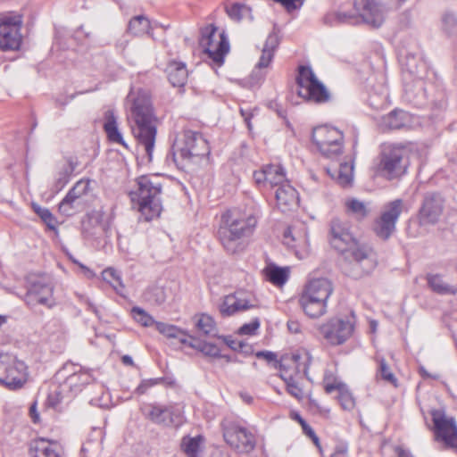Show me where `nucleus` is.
<instances>
[{"label": "nucleus", "mask_w": 457, "mask_h": 457, "mask_svg": "<svg viewBox=\"0 0 457 457\" xmlns=\"http://www.w3.org/2000/svg\"><path fill=\"white\" fill-rule=\"evenodd\" d=\"M128 100L131 102L129 119L133 121L132 133L151 160L157 133V120L150 95L143 89L132 90L128 96Z\"/></svg>", "instance_id": "obj_1"}, {"label": "nucleus", "mask_w": 457, "mask_h": 457, "mask_svg": "<svg viewBox=\"0 0 457 457\" xmlns=\"http://www.w3.org/2000/svg\"><path fill=\"white\" fill-rule=\"evenodd\" d=\"M330 244L335 249L344 253L345 258L349 260L344 266L347 275L359 278L374 269L375 262L371 257V252L360 245L340 220L332 221Z\"/></svg>", "instance_id": "obj_2"}, {"label": "nucleus", "mask_w": 457, "mask_h": 457, "mask_svg": "<svg viewBox=\"0 0 457 457\" xmlns=\"http://www.w3.org/2000/svg\"><path fill=\"white\" fill-rule=\"evenodd\" d=\"M137 189L129 193L132 206L145 220L158 218L162 211V183L157 175H144L137 179Z\"/></svg>", "instance_id": "obj_3"}, {"label": "nucleus", "mask_w": 457, "mask_h": 457, "mask_svg": "<svg viewBox=\"0 0 457 457\" xmlns=\"http://www.w3.org/2000/svg\"><path fill=\"white\" fill-rule=\"evenodd\" d=\"M312 359L310 352L306 349L284 354L280 359V378L286 383L287 393L297 400H302L305 396L303 380L308 375Z\"/></svg>", "instance_id": "obj_4"}, {"label": "nucleus", "mask_w": 457, "mask_h": 457, "mask_svg": "<svg viewBox=\"0 0 457 457\" xmlns=\"http://www.w3.org/2000/svg\"><path fill=\"white\" fill-rule=\"evenodd\" d=\"M332 293L333 286L328 278H312L304 285L298 303L307 316L317 319L327 312L328 300Z\"/></svg>", "instance_id": "obj_5"}, {"label": "nucleus", "mask_w": 457, "mask_h": 457, "mask_svg": "<svg viewBox=\"0 0 457 457\" xmlns=\"http://www.w3.org/2000/svg\"><path fill=\"white\" fill-rule=\"evenodd\" d=\"M257 223L253 215L237 217L232 213L222 216L219 228V238L227 252L235 253L243 248L242 237L250 235Z\"/></svg>", "instance_id": "obj_6"}, {"label": "nucleus", "mask_w": 457, "mask_h": 457, "mask_svg": "<svg viewBox=\"0 0 457 457\" xmlns=\"http://www.w3.org/2000/svg\"><path fill=\"white\" fill-rule=\"evenodd\" d=\"M415 146L409 145H386L381 151L380 170L389 179L405 173Z\"/></svg>", "instance_id": "obj_7"}, {"label": "nucleus", "mask_w": 457, "mask_h": 457, "mask_svg": "<svg viewBox=\"0 0 457 457\" xmlns=\"http://www.w3.org/2000/svg\"><path fill=\"white\" fill-rule=\"evenodd\" d=\"M56 379L60 384L58 394L71 395L73 397L92 383L95 378L91 370L79 364L68 362L58 370Z\"/></svg>", "instance_id": "obj_8"}, {"label": "nucleus", "mask_w": 457, "mask_h": 457, "mask_svg": "<svg viewBox=\"0 0 457 457\" xmlns=\"http://www.w3.org/2000/svg\"><path fill=\"white\" fill-rule=\"evenodd\" d=\"M175 156L182 160L198 163L210 154L206 139L199 133L185 130L175 141Z\"/></svg>", "instance_id": "obj_9"}, {"label": "nucleus", "mask_w": 457, "mask_h": 457, "mask_svg": "<svg viewBox=\"0 0 457 457\" xmlns=\"http://www.w3.org/2000/svg\"><path fill=\"white\" fill-rule=\"evenodd\" d=\"M312 141L319 153L327 158H336L344 150V134L336 127L317 126L312 129Z\"/></svg>", "instance_id": "obj_10"}, {"label": "nucleus", "mask_w": 457, "mask_h": 457, "mask_svg": "<svg viewBox=\"0 0 457 457\" xmlns=\"http://www.w3.org/2000/svg\"><path fill=\"white\" fill-rule=\"evenodd\" d=\"M297 85L299 96L307 101L320 104L329 100L330 94L328 90L308 66L299 68Z\"/></svg>", "instance_id": "obj_11"}, {"label": "nucleus", "mask_w": 457, "mask_h": 457, "mask_svg": "<svg viewBox=\"0 0 457 457\" xmlns=\"http://www.w3.org/2000/svg\"><path fill=\"white\" fill-rule=\"evenodd\" d=\"M433 421L434 440L443 443L445 447L457 450V423L444 409L430 411Z\"/></svg>", "instance_id": "obj_12"}, {"label": "nucleus", "mask_w": 457, "mask_h": 457, "mask_svg": "<svg viewBox=\"0 0 457 457\" xmlns=\"http://www.w3.org/2000/svg\"><path fill=\"white\" fill-rule=\"evenodd\" d=\"M200 46L204 52L219 66L223 63L224 56L229 50L228 40L223 31L209 25L202 30Z\"/></svg>", "instance_id": "obj_13"}, {"label": "nucleus", "mask_w": 457, "mask_h": 457, "mask_svg": "<svg viewBox=\"0 0 457 457\" xmlns=\"http://www.w3.org/2000/svg\"><path fill=\"white\" fill-rule=\"evenodd\" d=\"M22 18L16 12L0 14V50H17L22 41Z\"/></svg>", "instance_id": "obj_14"}, {"label": "nucleus", "mask_w": 457, "mask_h": 457, "mask_svg": "<svg viewBox=\"0 0 457 457\" xmlns=\"http://www.w3.org/2000/svg\"><path fill=\"white\" fill-rule=\"evenodd\" d=\"M353 317H336L320 326V331L328 344L338 345L345 343L353 334Z\"/></svg>", "instance_id": "obj_15"}, {"label": "nucleus", "mask_w": 457, "mask_h": 457, "mask_svg": "<svg viewBox=\"0 0 457 457\" xmlns=\"http://www.w3.org/2000/svg\"><path fill=\"white\" fill-rule=\"evenodd\" d=\"M223 436L231 447L242 453H248L255 446L254 436L245 428L234 422L223 425Z\"/></svg>", "instance_id": "obj_16"}, {"label": "nucleus", "mask_w": 457, "mask_h": 457, "mask_svg": "<svg viewBox=\"0 0 457 457\" xmlns=\"http://www.w3.org/2000/svg\"><path fill=\"white\" fill-rule=\"evenodd\" d=\"M146 416L152 422L163 427H179L184 422L182 407L177 404H151Z\"/></svg>", "instance_id": "obj_17"}, {"label": "nucleus", "mask_w": 457, "mask_h": 457, "mask_svg": "<svg viewBox=\"0 0 457 457\" xmlns=\"http://www.w3.org/2000/svg\"><path fill=\"white\" fill-rule=\"evenodd\" d=\"M283 242L294 251L298 259L306 258L311 252L308 229L304 223L288 228L284 233Z\"/></svg>", "instance_id": "obj_18"}, {"label": "nucleus", "mask_w": 457, "mask_h": 457, "mask_svg": "<svg viewBox=\"0 0 457 457\" xmlns=\"http://www.w3.org/2000/svg\"><path fill=\"white\" fill-rule=\"evenodd\" d=\"M403 211V202L395 200L385 205L380 218L376 221L374 230L376 234L387 239L395 229V223Z\"/></svg>", "instance_id": "obj_19"}, {"label": "nucleus", "mask_w": 457, "mask_h": 457, "mask_svg": "<svg viewBox=\"0 0 457 457\" xmlns=\"http://www.w3.org/2000/svg\"><path fill=\"white\" fill-rule=\"evenodd\" d=\"M28 377L26 364L12 355V358H10V364L6 366V372H0V384H4L11 389H18L26 384Z\"/></svg>", "instance_id": "obj_20"}, {"label": "nucleus", "mask_w": 457, "mask_h": 457, "mask_svg": "<svg viewBox=\"0 0 457 457\" xmlns=\"http://www.w3.org/2000/svg\"><path fill=\"white\" fill-rule=\"evenodd\" d=\"M255 305V300L248 293L240 291L226 295L222 299L219 310L223 317H228Z\"/></svg>", "instance_id": "obj_21"}, {"label": "nucleus", "mask_w": 457, "mask_h": 457, "mask_svg": "<svg viewBox=\"0 0 457 457\" xmlns=\"http://www.w3.org/2000/svg\"><path fill=\"white\" fill-rule=\"evenodd\" d=\"M253 179L261 187L276 189L288 181L284 169L277 164L266 165L261 170L255 171Z\"/></svg>", "instance_id": "obj_22"}, {"label": "nucleus", "mask_w": 457, "mask_h": 457, "mask_svg": "<svg viewBox=\"0 0 457 457\" xmlns=\"http://www.w3.org/2000/svg\"><path fill=\"white\" fill-rule=\"evenodd\" d=\"M444 211V200L437 194L426 195L420 210L421 224H434L438 221Z\"/></svg>", "instance_id": "obj_23"}, {"label": "nucleus", "mask_w": 457, "mask_h": 457, "mask_svg": "<svg viewBox=\"0 0 457 457\" xmlns=\"http://www.w3.org/2000/svg\"><path fill=\"white\" fill-rule=\"evenodd\" d=\"M53 291V287L49 284L41 282L34 283L26 294V302L32 306L42 304L50 308L55 304Z\"/></svg>", "instance_id": "obj_24"}, {"label": "nucleus", "mask_w": 457, "mask_h": 457, "mask_svg": "<svg viewBox=\"0 0 457 457\" xmlns=\"http://www.w3.org/2000/svg\"><path fill=\"white\" fill-rule=\"evenodd\" d=\"M62 445L55 440L38 438L34 440L30 445L31 457H63Z\"/></svg>", "instance_id": "obj_25"}, {"label": "nucleus", "mask_w": 457, "mask_h": 457, "mask_svg": "<svg viewBox=\"0 0 457 457\" xmlns=\"http://www.w3.org/2000/svg\"><path fill=\"white\" fill-rule=\"evenodd\" d=\"M278 44V36L275 32L269 34L262 47L259 62L255 66L254 72L258 74L260 79H263L266 75V71L264 70L270 66Z\"/></svg>", "instance_id": "obj_26"}, {"label": "nucleus", "mask_w": 457, "mask_h": 457, "mask_svg": "<svg viewBox=\"0 0 457 457\" xmlns=\"http://www.w3.org/2000/svg\"><path fill=\"white\" fill-rule=\"evenodd\" d=\"M275 198L278 207L282 212L293 210L299 204L298 193L289 181L275 190Z\"/></svg>", "instance_id": "obj_27"}, {"label": "nucleus", "mask_w": 457, "mask_h": 457, "mask_svg": "<svg viewBox=\"0 0 457 457\" xmlns=\"http://www.w3.org/2000/svg\"><path fill=\"white\" fill-rule=\"evenodd\" d=\"M354 5L365 22L373 27H379L382 24V11L372 0H355Z\"/></svg>", "instance_id": "obj_28"}, {"label": "nucleus", "mask_w": 457, "mask_h": 457, "mask_svg": "<svg viewBox=\"0 0 457 457\" xmlns=\"http://www.w3.org/2000/svg\"><path fill=\"white\" fill-rule=\"evenodd\" d=\"M412 116L407 112L395 110L382 116L378 124L383 130L400 129L411 127L412 125Z\"/></svg>", "instance_id": "obj_29"}, {"label": "nucleus", "mask_w": 457, "mask_h": 457, "mask_svg": "<svg viewBox=\"0 0 457 457\" xmlns=\"http://www.w3.org/2000/svg\"><path fill=\"white\" fill-rule=\"evenodd\" d=\"M77 166L78 162L72 158L67 159L61 165L52 187L54 193L60 192L68 184Z\"/></svg>", "instance_id": "obj_30"}, {"label": "nucleus", "mask_w": 457, "mask_h": 457, "mask_svg": "<svg viewBox=\"0 0 457 457\" xmlns=\"http://www.w3.org/2000/svg\"><path fill=\"white\" fill-rule=\"evenodd\" d=\"M104 129L112 143L126 146L122 134L118 126L117 117L112 110H108L104 113Z\"/></svg>", "instance_id": "obj_31"}, {"label": "nucleus", "mask_w": 457, "mask_h": 457, "mask_svg": "<svg viewBox=\"0 0 457 457\" xmlns=\"http://www.w3.org/2000/svg\"><path fill=\"white\" fill-rule=\"evenodd\" d=\"M345 212L357 220L366 218L370 212V204L354 197L345 198L344 201Z\"/></svg>", "instance_id": "obj_32"}, {"label": "nucleus", "mask_w": 457, "mask_h": 457, "mask_svg": "<svg viewBox=\"0 0 457 457\" xmlns=\"http://www.w3.org/2000/svg\"><path fill=\"white\" fill-rule=\"evenodd\" d=\"M168 79L173 87H183L187 79V70L182 62L172 61L166 69Z\"/></svg>", "instance_id": "obj_33"}, {"label": "nucleus", "mask_w": 457, "mask_h": 457, "mask_svg": "<svg viewBox=\"0 0 457 457\" xmlns=\"http://www.w3.org/2000/svg\"><path fill=\"white\" fill-rule=\"evenodd\" d=\"M327 171L339 185L343 187L349 186L353 180V162L349 160L348 162H342L339 169L333 173H331L329 169Z\"/></svg>", "instance_id": "obj_34"}, {"label": "nucleus", "mask_w": 457, "mask_h": 457, "mask_svg": "<svg viewBox=\"0 0 457 457\" xmlns=\"http://www.w3.org/2000/svg\"><path fill=\"white\" fill-rule=\"evenodd\" d=\"M426 63L420 57L413 54H408L403 62L404 73L413 76L414 79H422L426 71Z\"/></svg>", "instance_id": "obj_35"}, {"label": "nucleus", "mask_w": 457, "mask_h": 457, "mask_svg": "<svg viewBox=\"0 0 457 457\" xmlns=\"http://www.w3.org/2000/svg\"><path fill=\"white\" fill-rule=\"evenodd\" d=\"M103 213L100 211L89 212L82 221V231L90 237L98 234L102 230Z\"/></svg>", "instance_id": "obj_36"}, {"label": "nucleus", "mask_w": 457, "mask_h": 457, "mask_svg": "<svg viewBox=\"0 0 457 457\" xmlns=\"http://www.w3.org/2000/svg\"><path fill=\"white\" fill-rule=\"evenodd\" d=\"M265 278L275 286L281 287L288 279V268H280L275 265H268L263 270Z\"/></svg>", "instance_id": "obj_37"}, {"label": "nucleus", "mask_w": 457, "mask_h": 457, "mask_svg": "<svg viewBox=\"0 0 457 457\" xmlns=\"http://www.w3.org/2000/svg\"><path fill=\"white\" fill-rule=\"evenodd\" d=\"M152 30L151 22L147 17L137 15L133 17L128 25V31L135 37L150 35Z\"/></svg>", "instance_id": "obj_38"}, {"label": "nucleus", "mask_w": 457, "mask_h": 457, "mask_svg": "<svg viewBox=\"0 0 457 457\" xmlns=\"http://www.w3.org/2000/svg\"><path fill=\"white\" fill-rule=\"evenodd\" d=\"M226 12L235 21H241L244 19L253 20L250 6L242 3H233L226 6Z\"/></svg>", "instance_id": "obj_39"}, {"label": "nucleus", "mask_w": 457, "mask_h": 457, "mask_svg": "<svg viewBox=\"0 0 457 457\" xmlns=\"http://www.w3.org/2000/svg\"><path fill=\"white\" fill-rule=\"evenodd\" d=\"M85 208L84 203L77 200L73 196L67 194L65 197L59 204V212L64 216H72L77 212L83 211Z\"/></svg>", "instance_id": "obj_40"}, {"label": "nucleus", "mask_w": 457, "mask_h": 457, "mask_svg": "<svg viewBox=\"0 0 457 457\" xmlns=\"http://www.w3.org/2000/svg\"><path fill=\"white\" fill-rule=\"evenodd\" d=\"M156 329L168 338H178L182 344H188L187 333L179 327L163 322L155 323Z\"/></svg>", "instance_id": "obj_41"}, {"label": "nucleus", "mask_w": 457, "mask_h": 457, "mask_svg": "<svg viewBox=\"0 0 457 457\" xmlns=\"http://www.w3.org/2000/svg\"><path fill=\"white\" fill-rule=\"evenodd\" d=\"M427 280L430 288L437 294L455 295L457 293V287L446 284L439 275L429 274L427 276Z\"/></svg>", "instance_id": "obj_42"}, {"label": "nucleus", "mask_w": 457, "mask_h": 457, "mask_svg": "<svg viewBox=\"0 0 457 457\" xmlns=\"http://www.w3.org/2000/svg\"><path fill=\"white\" fill-rule=\"evenodd\" d=\"M194 320L197 329L203 334L208 336H214L216 334V324L212 316L201 313L195 315Z\"/></svg>", "instance_id": "obj_43"}, {"label": "nucleus", "mask_w": 457, "mask_h": 457, "mask_svg": "<svg viewBox=\"0 0 457 457\" xmlns=\"http://www.w3.org/2000/svg\"><path fill=\"white\" fill-rule=\"evenodd\" d=\"M203 437L185 436L181 442V447L187 457H198L202 451Z\"/></svg>", "instance_id": "obj_44"}, {"label": "nucleus", "mask_w": 457, "mask_h": 457, "mask_svg": "<svg viewBox=\"0 0 457 457\" xmlns=\"http://www.w3.org/2000/svg\"><path fill=\"white\" fill-rule=\"evenodd\" d=\"M90 190V180L80 179L76 182V184L72 187L71 189H70V191L67 194L73 196L81 203H84L85 204L86 197L89 194Z\"/></svg>", "instance_id": "obj_45"}, {"label": "nucleus", "mask_w": 457, "mask_h": 457, "mask_svg": "<svg viewBox=\"0 0 457 457\" xmlns=\"http://www.w3.org/2000/svg\"><path fill=\"white\" fill-rule=\"evenodd\" d=\"M188 345L207 356L217 357L220 354V346L212 342H190Z\"/></svg>", "instance_id": "obj_46"}, {"label": "nucleus", "mask_w": 457, "mask_h": 457, "mask_svg": "<svg viewBox=\"0 0 457 457\" xmlns=\"http://www.w3.org/2000/svg\"><path fill=\"white\" fill-rule=\"evenodd\" d=\"M338 392V401L340 403L341 407L345 411H352L355 407V400L348 389L347 386L344 384L337 390Z\"/></svg>", "instance_id": "obj_47"}, {"label": "nucleus", "mask_w": 457, "mask_h": 457, "mask_svg": "<svg viewBox=\"0 0 457 457\" xmlns=\"http://www.w3.org/2000/svg\"><path fill=\"white\" fill-rule=\"evenodd\" d=\"M102 275L104 280L109 283L116 292H120L123 285L119 273L114 269L108 268L103 271Z\"/></svg>", "instance_id": "obj_48"}, {"label": "nucleus", "mask_w": 457, "mask_h": 457, "mask_svg": "<svg viewBox=\"0 0 457 457\" xmlns=\"http://www.w3.org/2000/svg\"><path fill=\"white\" fill-rule=\"evenodd\" d=\"M133 319L144 327L155 325L154 318L140 307H133L131 310Z\"/></svg>", "instance_id": "obj_49"}, {"label": "nucleus", "mask_w": 457, "mask_h": 457, "mask_svg": "<svg viewBox=\"0 0 457 457\" xmlns=\"http://www.w3.org/2000/svg\"><path fill=\"white\" fill-rule=\"evenodd\" d=\"M345 383L338 380L334 375L330 372H326L323 378V385L325 391L328 394H331L334 391H337L341 386Z\"/></svg>", "instance_id": "obj_50"}, {"label": "nucleus", "mask_w": 457, "mask_h": 457, "mask_svg": "<svg viewBox=\"0 0 457 457\" xmlns=\"http://www.w3.org/2000/svg\"><path fill=\"white\" fill-rule=\"evenodd\" d=\"M34 210L50 228H55V218L48 209L35 205Z\"/></svg>", "instance_id": "obj_51"}, {"label": "nucleus", "mask_w": 457, "mask_h": 457, "mask_svg": "<svg viewBox=\"0 0 457 457\" xmlns=\"http://www.w3.org/2000/svg\"><path fill=\"white\" fill-rule=\"evenodd\" d=\"M60 392V385L58 387L52 391L48 395V403L52 407H56L61 403H62L64 400H70L72 398L71 395H63V394H58Z\"/></svg>", "instance_id": "obj_52"}, {"label": "nucleus", "mask_w": 457, "mask_h": 457, "mask_svg": "<svg viewBox=\"0 0 457 457\" xmlns=\"http://www.w3.org/2000/svg\"><path fill=\"white\" fill-rule=\"evenodd\" d=\"M162 381L161 378H149L143 379L138 386L136 388V393L138 395H143L146 393V391L153 387L154 386L159 384Z\"/></svg>", "instance_id": "obj_53"}, {"label": "nucleus", "mask_w": 457, "mask_h": 457, "mask_svg": "<svg viewBox=\"0 0 457 457\" xmlns=\"http://www.w3.org/2000/svg\"><path fill=\"white\" fill-rule=\"evenodd\" d=\"M379 373L386 381L395 385L396 379L395 375L391 372L384 360H382L379 363Z\"/></svg>", "instance_id": "obj_54"}, {"label": "nucleus", "mask_w": 457, "mask_h": 457, "mask_svg": "<svg viewBox=\"0 0 457 457\" xmlns=\"http://www.w3.org/2000/svg\"><path fill=\"white\" fill-rule=\"evenodd\" d=\"M260 327V322L258 320H253L250 323L243 325L239 328V333L242 335H254L257 329Z\"/></svg>", "instance_id": "obj_55"}, {"label": "nucleus", "mask_w": 457, "mask_h": 457, "mask_svg": "<svg viewBox=\"0 0 457 457\" xmlns=\"http://www.w3.org/2000/svg\"><path fill=\"white\" fill-rule=\"evenodd\" d=\"M12 353H5L0 350V372H6V366L10 364V358H12Z\"/></svg>", "instance_id": "obj_56"}, {"label": "nucleus", "mask_w": 457, "mask_h": 457, "mask_svg": "<svg viewBox=\"0 0 457 457\" xmlns=\"http://www.w3.org/2000/svg\"><path fill=\"white\" fill-rule=\"evenodd\" d=\"M302 428L306 436H308L313 443L316 445V446L320 447V442L319 438L316 436L314 430L305 422L302 426Z\"/></svg>", "instance_id": "obj_57"}, {"label": "nucleus", "mask_w": 457, "mask_h": 457, "mask_svg": "<svg viewBox=\"0 0 457 457\" xmlns=\"http://www.w3.org/2000/svg\"><path fill=\"white\" fill-rule=\"evenodd\" d=\"M348 447L345 445H338L331 457H347Z\"/></svg>", "instance_id": "obj_58"}, {"label": "nucleus", "mask_w": 457, "mask_h": 457, "mask_svg": "<svg viewBox=\"0 0 457 457\" xmlns=\"http://www.w3.org/2000/svg\"><path fill=\"white\" fill-rule=\"evenodd\" d=\"M256 357L263 358L268 361H272L276 360V354L270 351H262L256 353Z\"/></svg>", "instance_id": "obj_59"}, {"label": "nucleus", "mask_w": 457, "mask_h": 457, "mask_svg": "<svg viewBox=\"0 0 457 457\" xmlns=\"http://www.w3.org/2000/svg\"><path fill=\"white\" fill-rule=\"evenodd\" d=\"M29 414H30V417L33 420V422L35 423H37L39 422V414L37 412V405L36 403H33L30 408H29Z\"/></svg>", "instance_id": "obj_60"}, {"label": "nucleus", "mask_w": 457, "mask_h": 457, "mask_svg": "<svg viewBox=\"0 0 457 457\" xmlns=\"http://www.w3.org/2000/svg\"><path fill=\"white\" fill-rule=\"evenodd\" d=\"M396 452L399 457H414L409 450L397 448Z\"/></svg>", "instance_id": "obj_61"}, {"label": "nucleus", "mask_w": 457, "mask_h": 457, "mask_svg": "<svg viewBox=\"0 0 457 457\" xmlns=\"http://www.w3.org/2000/svg\"><path fill=\"white\" fill-rule=\"evenodd\" d=\"M290 417L299 422V424L302 426L306 421L301 417V415L296 411H291Z\"/></svg>", "instance_id": "obj_62"}, {"label": "nucleus", "mask_w": 457, "mask_h": 457, "mask_svg": "<svg viewBox=\"0 0 457 457\" xmlns=\"http://www.w3.org/2000/svg\"><path fill=\"white\" fill-rule=\"evenodd\" d=\"M444 21H445V23L446 25H453L455 23V21H456L455 17H454L453 14H447V15H445Z\"/></svg>", "instance_id": "obj_63"}, {"label": "nucleus", "mask_w": 457, "mask_h": 457, "mask_svg": "<svg viewBox=\"0 0 457 457\" xmlns=\"http://www.w3.org/2000/svg\"><path fill=\"white\" fill-rule=\"evenodd\" d=\"M80 267L84 270V274L87 278H91L95 277V273L91 270L83 265H80Z\"/></svg>", "instance_id": "obj_64"}]
</instances>
